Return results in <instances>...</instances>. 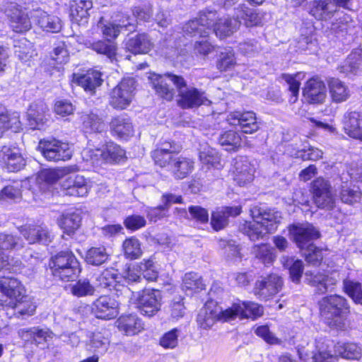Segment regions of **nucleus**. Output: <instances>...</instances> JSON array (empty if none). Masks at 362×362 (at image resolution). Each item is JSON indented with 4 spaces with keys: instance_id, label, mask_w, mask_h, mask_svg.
Wrapping results in <instances>:
<instances>
[{
    "instance_id": "nucleus-45",
    "label": "nucleus",
    "mask_w": 362,
    "mask_h": 362,
    "mask_svg": "<svg viewBox=\"0 0 362 362\" xmlns=\"http://www.w3.org/2000/svg\"><path fill=\"white\" fill-rule=\"evenodd\" d=\"M102 152V161L106 163H120L125 159V151L119 145L112 142L108 143Z\"/></svg>"
},
{
    "instance_id": "nucleus-35",
    "label": "nucleus",
    "mask_w": 362,
    "mask_h": 362,
    "mask_svg": "<svg viewBox=\"0 0 362 362\" xmlns=\"http://www.w3.org/2000/svg\"><path fill=\"white\" fill-rule=\"evenodd\" d=\"M79 210L63 214L58 219V225L67 235H72L80 227L81 215Z\"/></svg>"
},
{
    "instance_id": "nucleus-8",
    "label": "nucleus",
    "mask_w": 362,
    "mask_h": 362,
    "mask_svg": "<svg viewBox=\"0 0 362 362\" xmlns=\"http://www.w3.org/2000/svg\"><path fill=\"white\" fill-rule=\"evenodd\" d=\"M37 148L49 161L66 160L72 156L69 145L56 139L41 140Z\"/></svg>"
},
{
    "instance_id": "nucleus-14",
    "label": "nucleus",
    "mask_w": 362,
    "mask_h": 362,
    "mask_svg": "<svg viewBox=\"0 0 362 362\" xmlns=\"http://www.w3.org/2000/svg\"><path fill=\"white\" fill-rule=\"evenodd\" d=\"M289 234L300 250H304L313 241L320 238V232L310 223L292 225L289 227Z\"/></svg>"
},
{
    "instance_id": "nucleus-33",
    "label": "nucleus",
    "mask_w": 362,
    "mask_h": 362,
    "mask_svg": "<svg viewBox=\"0 0 362 362\" xmlns=\"http://www.w3.org/2000/svg\"><path fill=\"white\" fill-rule=\"evenodd\" d=\"M239 230L252 241L263 239L269 233L259 218H253L252 221H244L240 225Z\"/></svg>"
},
{
    "instance_id": "nucleus-22",
    "label": "nucleus",
    "mask_w": 362,
    "mask_h": 362,
    "mask_svg": "<svg viewBox=\"0 0 362 362\" xmlns=\"http://www.w3.org/2000/svg\"><path fill=\"white\" fill-rule=\"evenodd\" d=\"M250 214L252 218H259L269 233L276 230L282 218L281 212L275 209H264L257 206L250 209Z\"/></svg>"
},
{
    "instance_id": "nucleus-13",
    "label": "nucleus",
    "mask_w": 362,
    "mask_h": 362,
    "mask_svg": "<svg viewBox=\"0 0 362 362\" xmlns=\"http://www.w3.org/2000/svg\"><path fill=\"white\" fill-rule=\"evenodd\" d=\"M161 299L159 290L145 289L137 298V308L141 315L152 317L160 310Z\"/></svg>"
},
{
    "instance_id": "nucleus-10",
    "label": "nucleus",
    "mask_w": 362,
    "mask_h": 362,
    "mask_svg": "<svg viewBox=\"0 0 362 362\" xmlns=\"http://www.w3.org/2000/svg\"><path fill=\"white\" fill-rule=\"evenodd\" d=\"M122 279V276L119 275L117 270L113 268L107 269L97 276L95 286L115 291V295L118 297H129L132 291L127 286L121 284Z\"/></svg>"
},
{
    "instance_id": "nucleus-47",
    "label": "nucleus",
    "mask_w": 362,
    "mask_h": 362,
    "mask_svg": "<svg viewBox=\"0 0 362 362\" xmlns=\"http://www.w3.org/2000/svg\"><path fill=\"white\" fill-rule=\"evenodd\" d=\"M109 257L105 247H92L86 252V261L88 264L100 266L108 260Z\"/></svg>"
},
{
    "instance_id": "nucleus-27",
    "label": "nucleus",
    "mask_w": 362,
    "mask_h": 362,
    "mask_svg": "<svg viewBox=\"0 0 362 362\" xmlns=\"http://www.w3.org/2000/svg\"><path fill=\"white\" fill-rule=\"evenodd\" d=\"M241 213V206H223L212 213L211 226L216 230L224 228L228 223V217L236 216Z\"/></svg>"
},
{
    "instance_id": "nucleus-50",
    "label": "nucleus",
    "mask_w": 362,
    "mask_h": 362,
    "mask_svg": "<svg viewBox=\"0 0 362 362\" xmlns=\"http://www.w3.org/2000/svg\"><path fill=\"white\" fill-rule=\"evenodd\" d=\"M22 238L11 233H0L1 250H18L24 247Z\"/></svg>"
},
{
    "instance_id": "nucleus-43",
    "label": "nucleus",
    "mask_w": 362,
    "mask_h": 362,
    "mask_svg": "<svg viewBox=\"0 0 362 362\" xmlns=\"http://www.w3.org/2000/svg\"><path fill=\"white\" fill-rule=\"evenodd\" d=\"M334 349V354L344 358L358 360L361 357V348L354 343L338 342Z\"/></svg>"
},
{
    "instance_id": "nucleus-15",
    "label": "nucleus",
    "mask_w": 362,
    "mask_h": 362,
    "mask_svg": "<svg viewBox=\"0 0 362 362\" xmlns=\"http://www.w3.org/2000/svg\"><path fill=\"white\" fill-rule=\"evenodd\" d=\"M31 187H37L45 192V190H51L53 188L60 187V194L63 195L84 197L88 192V186L86 182H33Z\"/></svg>"
},
{
    "instance_id": "nucleus-32",
    "label": "nucleus",
    "mask_w": 362,
    "mask_h": 362,
    "mask_svg": "<svg viewBox=\"0 0 362 362\" xmlns=\"http://www.w3.org/2000/svg\"><path fill=\"white\" fill-rule=\"evenodd\" d=\"M199 158L202 165V169L206 168L209 170L211 168L221 169L223 166L219 153L208 145L201 146Z\"/></svg>"
},
{
    "instance_id": "nucleus-3",
    "label": "nucleus",
    "mask_w": 362,
    "mask_h": 362,
    "mask_svg": "<svg viewBox=\"0 0 362 362\" xmlns=\"http://www.w3.org/2000/svg\"><path fill=\"white\" fill-rule=\"evenodd\" d=\"M52 275L62 281H74L81 273L79 262L75 255L69 251L60 252L49 261Z\"/></svg>"
},
{
    "instance_id": "nucleus-39",
    "label": "nucleus",
    "mask_w": 362,
    "mask_h": 362,
    "mask_svg": "<svg viewBox=\"0 0 362 362\" xmlns=\"http://www.w3.org/2000/svg\"><path fill=\"white\" fill-rule=\"evenodd\" d=\"M254 168L251 166L247 158L238 156L233 163L234 180L237 181H250L252 179Z\"/></svg>"
},
{
    "instance_id": "nucleus-46",
    "label": "nucleus",
    "mask_w": 362,
    "mask_h": 362,
    "mask_svg": "<svg viewBox=\"0 0 362 362\" xmlns=\"http://www.w3.org/2000/svg\"><path fill=\"white\" fill-rule=\"evenodd\" d=\"M218 141L226 151H236L241 146L242 139L236 132L229 130L220 134Z\"/></svg>"
},
{
    "instance_id": "nucleus-63",
    "label": "nucleus",
    "mask_w": 362,
    "mask_h": 362,
    "mask_svg": "<svg viewBox=\"0 0 362 362\" xmlns=\"http://www.w3.org/2000/svg\"><path fill=\"white\" fill-rule=\"evenodd\" d=\"M193 45V51L196 55L206 57L214 50V46L208 40L209 36H198Z\"/></svg>"
},
{
    "instance_id": "nucleus-59",
    "label": "nucleus",
    "mask_w": 362,
    "mask_h": 362,
    "mask_svg": "<svg viewBox=\"0 0 362 362\" xmlns=\"http://www.w3.org/2000/svg\"><path fill=\"white\" fill-rule=\"evenodd\" d=\"M14 49L15 54L22 61H28L33 55V45L25 38L16 41Z\"/></svg>"
},
{
    "instance_id": "nucleus-38",
    "label": "nucleus",
    "mask_w": 362,
    "mask_h": 362,
    "mask_svg": "<svg viewBox=\"0 0 362 362\" xmlns=\"http://www.w3.org/2000/svg\"><path fill=\"white\" fill-rule=\"evenodd\" d=\"M152 47L149 37L145 34H138L129 38L126 43V48L134 54H146Z\"/></svg>"
},
{
    "instance_id": "nucleus-53",
    "label": "nucleus",
    "mask_w": 362,
    "mask_h": 362,
    "mask_svg": "<svg viewBox=\"0 0 362 362\" xmlns=\"http://www.w3.org/2000/svg\"><path fill=\"white\" fill-rule=\"evenodd\" d=\"M91 7L86 6L85 4H70V17L71 21L79 25L86 24L89 16L88 11Z\"/></svg>"
},
{
    "instance_id": "nucleus-6",
    "label": "nucleus",
    "mask_w": 362,
    "mask_h": 362,
    "mask_svg": "<svg viewBox=\"0 0 362 362\" xmlns=\"http://www.w3.org/2000/svg\"><path fill=\"white\" fill-rule=\"evenodd\" d=\"M0 11L9 18L13 31L24 33L31 28V22L28 14L13 0H3L0 5Z\"/></svg>"
},
{
    "instance_id": "nucleus-16",
    "label": "nucleus",
    "mask_w": 362,
    "mask_h": 362,
    "mask_svg": "<svg viewBox=\"0 0 362 362\" xmlns=\"http://www.w3.org/2000/svg\"><path fill=\"white\" fill-rule=\"evenodd\" d=\"M230 125L239 126L244 134H253L259 129L256 114L253 111H234L228 115Z\"/></svg>"
},
{
    "instance_id": "nucleus-41",
    "label": "nucleus",
    "mask_w": 362,
    "mask_h": 362,
    "mask_svg": "<svg viewBox=\"0 0 362 362\" xmlns=\"http://www.w3.org/2000/svg\"><path fill=\"white\" fill-rule=\"evenodd\" d=\"M76 168L73 166L62 168H43L37 174L36 181H57L74 171Z\"/></svg>"
},
{
    "instance_id": "nucleus-17",
    "label": "nucleus",
    "mask_w": 362,
    "mask_h": 362,
    "mask_svg": "<svg viewBox=\"0 0 362 362\" xmlns=\"http://www.w3.org/2000/svg\"><path fill=\"white\" fill-rule=\"evenodd\" d=\"M181 77V76L173 74H166L163 76L153 74L149 78L151 80L152 87L155 90L156 94L160 98L168 101H170L173 100L175 95V91L171 87V84H173L176 87V83L174 78Z\"/></svg>"
},
{
    "instance_id": "nucleus-2",
    "label": "nucleus",
    "mask_w": 362,
    "mask_h": 362,
    "mask_svg": "<svg viewBox=\"0 0 362 362\" xmlns=\"http://www.w3.org/2000/svg\"><path fill=\"white\" fill-rule=\"evenodd\" d=\"M320 312L325 323L330 327L343 329L350 313V307L345 298L339 295H330L319 302Z\"/></svg>"
},
{
    "instance_id": "nucleus-42",
    "label": "nucleus",
    "mask_w": 362,
    "mask_h": 362,
    "mask_svg": "<svg viewBox=\"0 0 362 362\" xmlns=\"http://www.w3.org/2000/svg\"><path fill=\"white\" fill-rule=\"evenodd\" d=\"M281 262L284 268L288 269L291 281L298 284L300 281L303 272V262L300 259H296L293 257L284 256Z\"/></svg>"
},
{
    "instance_id": "nucleus-55",
    "label": "nucleus",
    "mask_w": 362,
    "mask_h": 362,
    "mask_svg": "<svg viewBox=\"0 0 362 362\" xmlns=\"http://www.w3.org/2000/svg\"><path fill=\"white\" fill-rule=\"evenodd\" d=\"M122 247L124 255L127 258L130 259H137L142 254L141 243L139 240L134 237L126 239L123 243Z\"/></svg>"
},
{
    "instance_id": "nucleus-23",
    "label": "nucleus",
    "mask_w": 362,
    "mask_h": 362,
    "mask_svg": "<svg viewBox=\"0 0 362 362\" xmlns=\"http://www.w3.org/2000/svg\"><path fill=\"white\" fill-rule=\"evenodd\" d=\"M101 76L99 71L90 69L84 74H74L72 82L82 87L86 93L93 95L103 83Z\"/></svg>"
},
{
    "instance_id": "nucleus-37",
    "label": "nucleus",
    "mask_w": 362,
    "mask_h": 362,
    "mask_svg": "<svg viewBox=\"0 0 362 362\" xmlns=\"http://www.w3.org/2000/svg\"><path fill=\"white\" fill-rule=\"evenodd\" d=\"M362 65V49L354 50L346 58L344 64L339 68L341 73L345 74L351 77L357 74L361 69Z\"/></svg>"
},
{
    "instance_id": "nucleus-51",
    "label": "nucleus",
    "mask_w": 362,
    "mask_h": 362,
    "mask_svg": "<svg viewBox=\"0 0 362 362\" xmlns=\"http://www.w3.org/2000/svg\"><path fill=\"white\" fill-rule=\"evenodd\" d=\"M340 197L343 202L353 204L360 201L361 192L358 186L351 184V182L349 185H348V182H345V185L341 187Z\"/></svg>"
},
{
    "instance_id": "nucleus-30",
    "label": "nucleus",
    "mask_w": 362,
    "mask_h": 362,
    "mask_svg": "<svg viewBox=\"0 0 362 362\" xmlns=\"http://www.w3.org/2000/svg\"><path fill=\"white\" fill-rule=\"evenodd\" d=\"M344 129L350 137L362 141V114L356 111L347 113Z\"/></svg>"
},
{
    "instance_id": "nucleus-5",
    "label": "nucleus",
    "mask_w": 362,
    "mask_h": 362,
    "mask_svg": "<svg viewBox=\"0 0 362 362\" xmlns=\"http://www.w3.org/2000/svg\"><path fill=\"white\" fill-rule=\"evenodd\" d=\"M177 91V104L183 109L198 107L209 103L206 93L201 89L187 86L186 81L181 78H174Z\"/></svg>"
},
{
    "instance_id": "nucleus-19",
    "label": "nucleus",
    "mask_w": 362,
    "mask_h": 362,
    "mask_svg": "<svg viewBox=\"0 0 362 362\" xmlns=\"http://www.w3.org/2000/svg\"><path fill=\"white\" fill-rule=\"evenodd\" d=\"M119 302L109 296H100L93 303V313L98 318L110 320L119 313Z\"/></svg>"
},
{
    "instance_id": "nucleus-40",
    "label": "nucleus",
    "mask_w": 362,
    "mask_h": 362,
    "mask_svg": "<svg viewBox=\"0 0 362 362\" xmlns=\"http://www.w3.org/2000/svg\"><path fill=\"white\" fill-rule=\"evenodd\" d=\"M330 97L332 102L340 103L346 101L350 96L348 87L338 78H332L328 81Z\"/></svg>"
},
{
    "instance_id": "nucleus-4",
    "label": "nucleus",
    "mask_w": 362,
    "mask_h": 362,
    "mask_svg": "<svg viewBox=\"0 0 362 362\" xmlns=\"http://www.w3.org/2000/svg\"><path fill=\"white\" fill-rule=\"evenodd\" d=\"M220 14L214 9L206 8L201 11L197 17L189 21L183 27L185 34L192 37L209 36L211 28L218 22Z\"/></svg>"
},
{
    "instance_id": "nucleus-49",
    "label": "nucleus",
    "mask_w": 362,
    "mask_h": 362,
    "mask_svg": "<svg viewBox=\"0 0 362 362\" xmlns=\"http://www.w3.org/2000/svg\"><path fill=\"white\" fill-rule=\"evenodd\" d=\"M21 128V122L18 117H11L5 107L0 105V137L8 129H13L17 132Z\"/></svg>"
},
{
    "instance_id": "nucleus-58",
    "label": "nucleus",
    "mask_w": 362,
    "mask_h": 362,
    "mask_svg": "<svg viewBox=\"0 0 362 362\" xmlns=\"http://www.w3.org/2000/svg\"><path fill=\"white\" fill-rule=\"evenodd\" d=\"M90 47L97 53L104 54L110 59L116 54V45L110 40H98L93 42Z\"/></svg>"
},
{
    "instance_id": "nucleus-62",
    "label": "nucleus",
    "mask_w": 362,
    "mask_h": 362,
    "mask_svg": "<svg viewBox=\"0 0 362 362\" xmlns=\"http://www.w3.org/2000/svg\"><path fill=\"white\" fill-rule=\"evenodd\" d=\"M180 330L174 328L163 334L159 339V344L165 349H175L178 344Z\"/></svg>"
},
{
    "instance_id": "nucleus-7",
    "label": "nucleus",
    "mask_w": 362,
    "mask_h": 362,
    "mask_svg": "<svg viewBox=\"0 0 362 362\" xmlns=\"http://www.w3.org/2000/svg\"><path fill=\"white\" fill-rule=\"evenodd\" d=\"M133 78H124L110 94V105L116 109L123 110L132 103L136 88Z\"/></svg>"
},
{
    "instance_id": "nucleus-9",
    "label": "nucleus",
    "mask_w": 362,
    "mask_h": 362,
    "mask_svg": "<svg viewBox=\"0 0 362 362\" xmlns=\"http://www.w3.org/2000/svg\"><path fill=\"white\" fill-rule=\"evenodd\" d=\"M23 291V286L17 279L0 278V305L10 308H16Z\"/></svg>"
},
{
    "instance_id": "nucleus-29",
    "label": "nucleus",
    "mask_w": 362,
    "mask_h": 362,
    "mask_svg": "<svg viewBox=\"0 0 362 362\" xmlns=\"http://www.w3.org/2000/svg\"><path fill=\"white\" fill-rule=\"evenodd\" d=\"M0 160L11 172L20 170L25 165V160L18 149L4 147L0 151Z\"/></svg>"
},
{
    "instance_id": "nucleus-25",
    "label": "nucleus",
    "mask_w": 362,
    "mask_h": 362,
    "mask_svg": "<svg viewBox=\"0 0 362 362\" xmlns=\"http://www.w3.org/2000/svg\"><path fill=\"white\" fill-rule=\"evenodd\" d=\"M118 329L127 336H134L144 329V324L136 315H121L116 321Z\"/></svg>"
},
{
    "instance_id": "nucleus-31",
    "label": "nucleus",
    "mask_w": 362,
    "mask_h": 362,
    "mask_svg": "<svg viewBox=\"0 0 362 362\" xmlns=\"http://www.w3.org/2000/svg\"><path fill=\"white\" fill-rule=\"evenodd\" d=\"M240 25L241 21L238 20L235 16L234 18L220 16L218 22L216 23L214 32L219 39H225L237 32Z\"/></svg>"
},
{
    "instance_id": "nucleus-54",
    "label": "nucleus",
    "mask_w": 362,
    "mask_h": 362,
    "mask_svg": "<svg viewBox=\"0 0 362 362\" xmlns=\"http://www.w3.org/2000/svg\"><path fill=\"white\" fill-rule=\"evenodd\" d=\"M252 252L255 257L265 265L272 264L275 257L273 254V249L267 244L255 245L252 247Z\"/></svg>"
},
{
    "instance_id": "nucleus-57",
    "label": "nucleus",
    "mask_w": 362,
    "mask_h": 362,
    "mask_svg": "<svg viewBox=\"0 0 362 362\" xmlns=\"http://www.w3.org/2000/svg\"><path fill=\"white\" fill-rule=\"evenodd\" d=\"M343 288L355 303L362 305V286L360 283L345 279L343 281Z\"/></svg>"
},
{
    "instance_id": "nucleus-21",
    "label": "nucleus",
    "mask_w": 362,
    "mask_h": 362,
    "mask_svg": "<svg viewBox=\"0 0 362 362\" xmlns=\"http://www.w3.org/2000/svg\"><path fill=\"white\" fill-rule=\"evenodd\" d=\"M303 94L309 103L322 104L327 97V88L320 78L313 77L305 83Z\"/></svg>"
},
{
    "instance_id": "nucleus-18",
    "label": "nucleus",
    "mask_w": 362,
    "mask_h": 362,
    "mask_svg": "<svg viewBox=\"0 0 362 362\" xmlns=\"http://www.w3.org/2000/svg\"><path fill=\"white\" fill-rule=\"evenodd\" d=\"M30 14L34 23L43 31L56 33L62 28V20L58 16L48 13L41 8L33 9Z\"/></svg>"
},
{
    "instance_id": "nucleus-36",
    "label": "nucleus",
    "mask_w": 362,
    "mask_h": 362,
    "mask_svg": "<svg viewBox=\"0 0 362 362\" xmlns=\"http://www.w3.org/2000/svg\"><path fill=\"white\" fill-rule=\"evenodd\" d=\"M234 16L238 20L243 21L246 27L258 25L262 22V16L256 10L249 8L245 4H240L235 8Z\"/></svg>"
},
{
    "instance_id": "nucleus-12",
    "label": "nucleus",
    "mask_w": 362,
    "mask_h": 362,
    "mask_svg": "<svg viewBox=\"0 0 362 362\" xmlns=\"http://www.w3.org/2000/svg\"><path fill=\"white\" fill-rule=\"evenodd\" d=\"M283 279L276 274L262 276L255 283L254 293L259 299L267 300L277 294L283 287Z\"/></svg>"
},
{
    "instance_id": "nucleus-61",
    "label": "nucleus",
    "mask_w": 362,
    "mask_h": 362,
    "mask_svg": "<svg viewBox=\"0 0 362 362\" xmlns=\"http://www.w3.org/2000/svg\"><path fill=\"white\" fill-rule=\"evenodd\" d=\"M235 65V54L231 50L221 52L216 62V67L221 71H226L233 69Z\"/></svg>"
},
{
    "instance_id": "nucleus-20",
    "label": "nucleus",
    "mask_w": 362,
    "mask_h": 362,
    "mask_svg": "<svg viewBox=\"0 0 362 362\" xmlns=\"http://www.w3.org/2000/svg\"><path fill=\"white\" fill-rule=\"evenodd\" d=\"M19 232L30 243L48 244L52 241V235L48 228L44 225L28 224L21 226Z\"/></svg>"
},
{
    "instance_id": "nucleus-44",
    "label": "nucleus",
    "mask_w": 362,
    "mask_h": 362,
    "mask_svg": "<svg viewBox=\"0 0 362 362\" xmlns=\"http://www.w3.org/2000/svg\"><path fill=\"white\" fill-rule=\"evenodd\" d=\"M194 169V162L185 157H176L172 165L173 173L177 179H184Z\"/></svg>"
},
{
    "instance_id": "nucleus-34",
    "label": "nucleus",
    "mask_w": 362,
    "mask_h": 362,
    "mask_svg": "<svg viewBox=\"0 0 362 362\" xmlns=\"http://www.w3.org/2000/svg\"><path fill=\"white\" fill-rule=\"evenodd\" d=\"M110 126L112 132L120 139H127L134 135L133 124L130 119L124 115L112 118Z\"/></svg>"
},
{
    "instance_id": "nucleus-11",
    "label": "nucleus",
    "mask_w": 362,
    "mask_h": 362,
    "mask_svg": "<svg viewBox=\"0 0 362 362\" xmlns=\"http://www.w3.org/2000/svg\"><path fill=\"white\" fill-rule=\"evenodd\" d=\"M339 281V274L332 272L329 274L317 270H308L305 273V281L315 288L316 292L323 294L332 291Z\"/></svg>"
},
{
    "instance_id": "nucleus-64",
    "label": "nucleus",
    "mask_w": 362,
    "mask_h": 362,
    "mask_svg": "<svg viewBox=\"0 0 362 362\" xmlns=\"http://www.w3.org/2000/svg\"><path fill=\"white\" fill-rule=\"evenodd\" d=\"M71 292L78 297L92 296L95 288L88 279H80L71 287Z\"/></svg>"
},
{
    "instance_id": "nucleus-56",
    "label": "nucleus",
    "mask_w": 362,
    "mask_h": 362,
    "mask_svg": "<svg viewBox=\"0 0 362 362\" xmlns=\"http://www.w3.org/2000/svg\"><path fill=\"white\" fill-rule=\"evenodd\" d=\"M301 73L296 74H283L281 78L286 82L288 86V90L292 95L290 99L291 103H295L299 93L300 80L302 79Z\"/></svg>"
},
{
    "instance_id": "nucleus-60",
    "label": "nucleus",
    "mask_w": 362,
    "mask_h": 362,
    "mask_svg": "<svg viewBox=\"0 0 362 362\" xmlns=\"http://www.w3.org/2000/svg\"><path fill=\"white\" fill-rule=\"evenodd\" d=\"M103 18H101L98 22V27L100 28L103 35L108 38L115 39L119 35L122 27H127V24L124 23H114L112 22H107L104 23L103 22Z\"/></svg>"
},
{
    "instance_id": "nucleus-52",
    "label": "nucleus",
    "mask_w": 362,
    "mask_h": 362,
    "mask_svg": "<svg viewBox=\"0 0 362 362\" xmlns=\"http://www.w3.org/2000/svg\"><path fill=\"white\" fill-rule=\"evenodd\" d=\"M182 281V289L186 291L196 292L205 288L202 277L197 273L185 274Z\"/></svg>"
},
{
    "instance_id": "nucleus-1",
    "label": "nucleus",
    "mask_w": 362,
    "mask_h": 362,
    "mask_svg": "<svg viewBox=\"0 0 362 362\" xmlns=\"http://www.w3.org/2000/svg\"><path fill=\"white\" fill-rule=\"evenodd\" d=\"M263 308L259 304L251 301H240L232 304L231 307L221 313H218L206 304L199 312L197 317L198 325L204 329H210L218 318L225 321L245 318L256 319L262 315Z\"/></svg>"
},
{
    "instance_id": "nucleus-28",
    "label": "nucleus",
    "mask_w": 362,
    "mask_h": 362,
    "mask_svg": "<svg viewBox=\"0 0 362 362\" xmlns=\"http://www.w3.org/2000/svg\"><path fill=\"white\" fill-rule=\"evenodd\" d=\"M47 106L42 102L33 103L28 111V120L32 129H40L48 120Z\"/></svg>"
},
{
    "instance_id": "nucleus-26",
    "label": "nucleus",
    "mask_w": 362,
    "mask_h": 362,
    "mask_svg": "<svg viewBox=\"0 0 362 362\" xmlns=\"http://www.w3.org/2000/svg\"><path fill=\"white\" fill-rule=\"evenodd\" d=\"M337 11L336 4L332 0H314L310 4V13L317 20L327 21Z\"/></svg>"
},
{
    "instance_id": "nucleus-24",
    "label": "nucleus",
    "mask_w": 362,
    "mask_h": 362,
    "mask_svg": "<svg viewBox=\"0 0 362 362\" xmlns=\"http://www.w3.org/2000/svg\"><path fill=\"white\" fill-rule=\"evenodd\" d=\"M314 202L319 208L332 209L334 205V197L328 182H313Z\"/></svg>"
},
{
    "instance_id": "nucleus-48",
    "label": "nucleus",
    "mask_w": 362,
    "mask_h": 362,
    "mask_svg": "<svg viewBox=\"0 0 362 362\" xmlns=\"http://www.w3.org/2000/svg\"><path fill=\"white\" fill-rule=\"evenodd\" d=\"M83 129L86 133L101 132L104 129L105 124L101 118L96 114L90 112L81 117Z\"/></svg>"
}]
</instances>
